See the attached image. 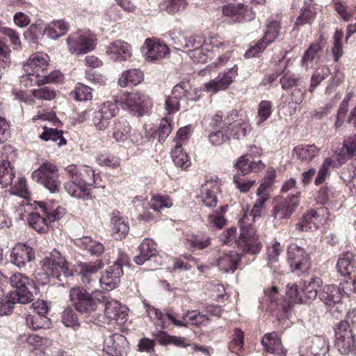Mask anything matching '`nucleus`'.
I'll use <instances>...</instances> for the list:
<instances>
[{
    "label": "nucleus",
    "mask_w": 356,
    "mask_h": 356,
    "mask_svg": "<svg viewBox=\"0 0 356 356\" xmlns=\"http://www.w3.org/2000/svg\"><path fill=\"white\" fill-rule=\"evenodd\" d=\"M92 89L83 83L76 84L74 90L71 92L70 95L76 101H88L92 97Z\"/></svg>",
    "instance_id": "53"
},
{
    "label": "nucleus",
    "mask_w": 356,
    "mask_h": 356,
    "mask_svg": "<svg viewBox=\"0 0 356 356\" xmlns=\"http://www.w3.org/2000/svg\"><path fill=\"white\" fill-rule=\"evenodd\" d=\"M226 129L234 139H241L245 137L247 134L252 130L249 122L243 119H237L232 122H229Z\"/></svg>",
    "instance_id": "36"
},
{
    "label": "nucleus",
    "mask_w": 356,
    "mask_h": 356,
    "mask_svg": "<svg viewBox=\"0 0 356 356\" xmlns=\"http://www.w3.org/2000/svg\"><path fill=\"white\" fill-rule=\"evenodd\" d=\"M28 222L31 227L39 233L48 230V219L41 211H34L29 214Z\"/></svg>",
    "instance_id": "45"
},
{
    "label": "nucleus",
    "mask_w": 356,
    "mask_h": 356,
    "mask_svg": "<svg viewBox=\"0 0 356 356\" xmlns=\"http://www.w3.org/2000/svg\"><path fill=\"white\" fill-rule=\"evenodd\" d=\"M42 267L41 272L35 275L38 282L45 285L50 282L51 279H56L58 284L63 285L61 278V273L64 277L72 276V271L69 268V264L65 257L57 250L54 249L47 256L44 257L40 261Z\"/></svg>",
    "instance_id": "1"
},
{
    "label": "nucleus",
    "mask_w": 356,
    "mask_h": 356,
    "mask_svg": "<svg viewBox=\"0 0 356 356\" xmlns=\"http://www.w3.org/2000/svg\"><path fill=\"white\" fill-rule=\"evenodd\" d=\"M186 0H163L159 3V8L169 14H175L185 9Z\"/></svg>",
    "instance_id": "52"
},
{
    "label": "nucleus",
    "mask_w": 356,
    "mask_h": 356,
    "mask_svg": "<svg viewBox=\"0 0 356 356\" xmlns=\"http://www.w3.org/2000/svg\"><path fill=\"white\" fill-rule=\"evenodd\" d=\"M127 255L122 254L112 266L107 268L99 279L103 290L111 291L117 286L123 274L122 266L127 263Z\"/></svg>",
    "instance_id": "11"
},
{
    "label": "nucleus",
    "mask_w": 356,
    "mask_h": 356,
    "mask_svg": "<svg viewBox=\"0 0 356 356\" xmlns=\"http://www.w3.org/2000/svg\"><path fill=\"white\" fill-rule=\"evenodd\" d=\"M39 138L44 141L52 140L57 143L58 147L65 145L66 140L63 137V131L57 129L43 127V131L40 134Z\"/></svg>",
    "instance_id": "49"
},
{
    "label": "nucleus",
    "mask_w": 356,
    "mask_h": 356,
    "mask_svg": "<svg viewBox=\"0 0 356 356\" xmlns=\"http://www.w3.org/2000/svg\"><path fill=\"white\" fill-rule=\"evenodd\" d=\"M143 80V73L139 69H130L122 73L118 80L121 87L136 86Z\"/></svg>",
    "instance_id": "42"
},
{
    "label": "nucleus",
    "mask_w": 356,
    "mask_h": 356,
    "mask_svg": "<svg viewBox=\"0 0 356 356\" xmlns=\"http://www.w3.org/2000/svg\"><path fill=\"white\" fill-rule=\"evenodd\" d=\"M112 230L117 239L125 238L129 232V227L125 219L120 215L118 211H113L111 213Z\"/></svg>",
    "instance_id": "38"
},
{
    "label": "nucleus",
    "mask_w": 356,
    "mask_h": 356,
    "mask_svg": "<svg viewBox=\"0 0 356 356\" xmlns=\"http://www.w3.org/2000/svg\"><path fill=\"white\" fill-rule=\"evenodd\" d=\"M70 51L77 55L85 54L95 47V40L86 34L74 33L67 39Z\"/></svg>",
    "instance_id": "14"
},
{
    "label": "nucleus",
    "mask_w": 356,
    "mask_h": 356,
    "mask_svg": "<svg viewBox=\"0 0 356 356\" xmlns=\"http://www.w3.org/2000/svg\"><path fill=\"white\" fill-rule=\"evenodd\" d=\"M26 323L33 330L49 328L51 325L50 319L44 315L28 314L26 316Z\"/></svg>",
    "instance_id": "50"
},
{
    "label": "nucleus",
    "mask_w": 356,
    "mask_h": 356,
    "mask_svg": "<svg viewBox=\"0 0 356 356\" xmlns=\"http://www.w3.org/2000/svg\"><path fill=\"white\" fill-rule=\"evenodd\" d=\"M248 215H244L239 220L241 227L239 246L243 252L254 255L261 248V244L256 234L254 227L248 222Z\"/></svg>",
    "instance_id": "5"
},
{
    "label": "nucleus",
    "mask_w": 356,
    "mask_h": 356,
    "mask_svg": "<svg viewBox=\"0 0 356 356\" xmlns=\"http://www.w3.org/2000/svg\"><path fill=\"white\" fill-rule=\"evenodd\" d=\"M147 51L145 55L147 59L157 60L163 58L169 54L168 46L160 42H156L150 38H147L145 42Z\"/></svg>",
    "instance_id": "31"
},
{
    "label": "nucleus",
    "mask_w": 356,
    "mask_h": 356,
    "mask_svg": "<svg viewBox=\"0 0 356 356\" xmlns=\"http://www.w3.org/2000/svg\"><path fill=\"white\" fill-rule=\"evenodd\" d=\"M230 339L231 340L228 343L229 350L232 353L239 355L244 345L243 332L241 329L236 328Z\"/></svg>",
    "instance_id": "51"
},
{
    "label": "nucleus",
    "mask_w": 356,
    "mask_h": 356,
    "mask_svg": "<svg viewBox=\"0 0 356 356\" xmlns=\"http://www.w3.org/2000/svg\"><path fill=\"white\" fill-rule=\"evenodd\" d=\"M286 294L291 303H306V299L299 291L296 284H288Z\"/></svg>",
    "instance_id": "60"
},
{
    "label": "nucleus",
    "mask_w": 356,
    "mask_h": 356,
    "mask_svg": "<svg viewBox=\"0 0 356 356\" xmlns=\"http://www.w3.org/2000/svg\"><path fill=\"white\" fill-rule=\"evenodd\" d=\"M101 293H89L81 286L72 287L69 292L70 300L74 309L81 314L95 312L101 299Z\"/></svg>",
    "instance_id": "3"
},
{
    "label": "nucleus",
    "mask_w": 356,
    "mask_h": 356,
    "mask_svg": "<svg viewBox=\"0 0 356 356\" xmlns=\"http://www.w3.org/2000/svg\"><path fill=\"white\" fill-rule=\"evenodd\" d=\"M171 156L175 165L181 169H186L191 161L186 152H184L181 144H175L171 151Z\"/></svg>",
    "instance_id": "48"
},
{
    "label": "nucleus",
    "mask_w": 356,
    "mask_h": 356,
    "mask_svg": "<svg viewBox=\"0 0 356 356\" xmlns=\"http://www.w3.org/2000/svg\"><path fill=\"white\" fill-rule=\"evenodd\" d=\"M322 284L323 280L318 277H312L309 280L304 282L302 292L305 299H306V303L307 300H314L317 297L318 294V289Z\"/></svg>",
    "instance_id": "44"
},
{
    "label": "nucleus",
    "mask_w": 356,
    "mask_h": 356,
    "mask_svg": "<svg viewBox=\"0 0 356 356\" xmlns=\"http://www.w3.org/2000/svg\"><path fill=\"white\" fill-rule=\"evenodd\" d=\"M70 180L65 184V190L72 197L79 199H90L91 196L87 186L79 179L69 177Z\"/></svg>",
    "instance_id": "32"
},
{
    "label": "nucleus",
    "mask_w": 356,
    "mask_h": 356,
    "mask_svg": "<svg viewBox=\"0 0 356 356\" xmlns=\"http://www.w3.org/2000/svg\"><path fill=\"white\" fill-rule=\"evenodd\" d=\"M172 201L168 195H154L149 202V207L154 211L159 212L163 208H170Z\"/></svg>",
    "instance_id": "54"
},
{
    "label": "nucleus",
    "mask_w": 356,
    "mask_h": 356,
    "mask_svg": "<svg viewBox=\"0 0 356 356\" xmlns=\"http://www.w3.org/2000/svg\"><path fill=\"white\" fill-rule=\"evenodd\" d=\"M334 10L346 22L351 20L353 17V13L348 10V4L342 0L332 1Z\"/></svg>",
    "instance_id": "57"
},
{
    "label": "nucleus",
    "mask_w": 356,
    "mask_h": 356,
    "mask_svg": "<svg viewBox=\"0 0 356 356\" xmlns=\"http://www.w3.org/2000/svg\"><path fill=\"white\" fill-rule=\"evenodd\" d=\"M220 192V186L216 181H207L201 187L202 201L208 207H215Z\"/></svg>",
    "instance_id": "23"
},
{
    "label": "nucleus",
    "mask_w": 356,
    "mask_h": 356,
    "mask_svg": "<svg viewBox=\"0 0 356 356\" xmlns=\"http://www.w3.org/2000/svg\"><path fill=\"white\" fill-rule=\"evenodd\" d=\"M273 112V104L270 101L263 100L259 104L258 116L259 120L258 123L263 122L268 120Z\"/></svg>",
    "instance_id": "63"
},
{
    "label": "nucleus",
    "mask_w": 356,
    "mask_h": 356,
    "mask_svg": "<svg viewBox=\"0 0 356 356\" xmlns=\"http://www.w3.org/2000/svg\"><path fill=\"white\" fill-rule=\"evenodd\" d=\"M103 266L102 260H97L95 263H80L76 267V272L81 282L86 285H90L94 280L95 273Z\"/></svg>",
    "instance_id": "25"
},
{
    "label": "nucleus",
    "mask_w": 356,
    "mask_h": 356,
    "mask_svg": "<svg viewBox=\"0 0 356 356\" xmlns=\"http://www.w3.org/2000/svg\"><path fill=\"white\" fill-rule=\"evenodd\" d=\"M131 129V128L126 120H119L114 124L112 131L113 137L117 142H124L129 138L133 141L134 139L130 136Z\"/></svg>",
    "instance_id": "43"
},
{
    "label": "nucleus",
    "mask_w": 356,
    "mask_h": 356,
    "mask_svg": "<svg viewBox=\"0 0 356 356\" xmlns=\"http://www.w3.org/2000/svg\"><path fill=\"white\" fill-rule=\"evenodd\" d=\"M26 74H23L20 76V84L25 87L29 88L37 84L41 86L45 83L44 78H41L40 76L35 74L33 72H25Z\"/></svg>",
    "instance_id": "58"
},
{
    "label": "nucleus",
    "mask_w": 356,
    "mask_h": 356,
    "mask_svg": "<svg viewBox=\"0 0 356 356\" xmlns=\"http://www.w3.org/2000/svg\"><path fill=\"white\" fill-rule=\"evenodd\" d=\"M139 254L134 257V260L138 265H143L145 261L156 257L158 254L156 244L151 239L145 238L138 247Z\"/></svg>",
    "instance_id": "24"
},
{
    "label": "nucleus",
    "mask_w": 356,
    "mask_h": 356,
    "mask_svg": "<svg viewBox=\"0 0 356 356\" xmlns=\"http://www.w3.org/2000/svg\"><path fill=\"white\" fill-rule=\"evenodd\" d=\"M316 15V8L315 5L305 2L296 20L295 27L302 26L307 24H312L315 19Z\"/></svg>",
    "instance_id": "41"
},
{
    "label": "nucleus",
    "mask_w": 356,
    "mask_h": 356,
    "mask_svg": "<svg viewBox=\"0 0 356 356\" xmlns=\"http://www.w3.org/2000/svg\"><path fill=\"white\" fill-rule=\"evenodd\" d=\"M109 299L105 294L101 295V299H98L99 303L104 304L105 316L109 321H114L119 324L125 323L127 320L128 308L118 301Z\"/></svg>",
    "instance_id": "13"
},
{
    "label": "nucleus",
    "mask_w": 356,
    "mask_h": 356,
    "mask_svg": "<svg viewBox=\"0 0 356 356\" xmlns=\"http://www.w3.org/2000/svg\"><path fill=\"white\" fill-rule=\"evenodd\" d=\"M239 261V255L237 253L222 254L217 259V266L221 271L234 273L237 268Z\"/></svg>",
    "instance_id": "37"
},
{
    "label": "nucleus",
    "mask_w": 356,
    "mask_h": 356,
    "mask_svg": "<svg viewBox=\"0 0 356 356\" xmlns=\"http://www.w3.org/2000/svg\"><path fill=\"white\" fill-rule=\"evenodd\" d=\"M106 54L110 59L123 62L128 60L132 56V47L128 42L116 40L110 42L106 47Z\"/></svg>",
    "instance_id": "18"
},
{
    "label": "nucleus",
    "mask_w": 356,
    "mask_h": 356,
    "mask_svg": "<svg viewBox=\"0 0 356 356\" xmlns=\"http://www.w3.org/2000/svg\"><path fill=\"white\" fill-rule=\"evenodd\" d=\"M75 244L80 249L96 257L100 256L104 252V245L99 241L93 240L90 236H83L77 238L75 241Z\"/></svg>",
    "instance_id": "33"
},
{
    "label": "nucleus",
    "mask_w": 356,
    "mask_h": 356,
    "mask_svg": "<svg viewBox=\"0 0 356 356\" xmlns=\"http://www.w3.org/2000/svg\"><path fill=\"white\" fill-rule=\"evenodd\" d=\"M187 318L192 325L195 326L207 325L211 321L207 314H203L198 310H188L183 314L181 321L186 323L185 327L187 326Z\"/></svg>",
    "instance_id": "47"
},
{
    "label": "nucleus",
    "mask_w": 356,
    "mask_h": 356,
    "mask_svg": "<svg viewBox=\"0 0 356 356\" xmlns=\"http://www.w3.org/2000/svg\"><path fill=\"white\" fill-rule=\"evenodd\" d=\"M9 282L15 289V291H10L9 293L16 298L19 304L25 305L33 300V294L31 291L33 282L26 275L21 273H15L10 277Z\"/></svg>",
    "instance_id": "6"
},
{
    "label": "nucleus",
    "mask_w": 356,
    "mask_h": 356,
    "mask_svg": "<svg viewBox=\"0 0 356 356\" xmlns=\"http://www.w3.org/2000/svg\"><path fill=\"white\" fill-rule=\"evenodd\" d=\"M35 257V250L26 243H17L10 253L12 263L19 268L25 267L28 263L33 261Z\"/></svg>",
    "instance_id": "17"
},
{
    "label": "nucleus",
    "mask_w": 356,
    "mask_h": 356,
    "mask_svg": "<svg viewBox=\"0 0 356 356\" xmlns=\"http://www.w3.org/2000/svg\"><path fill=\"white\" fill-rule=\"evenodd\" d=\"M40 211L47 218L49 222H54L60 219L65 213V209L58 207L55 209L47 207L45 205H40Z\"/></svg>",
    "instance_id": "62"
},
{
    "label": "nucleus",
    "mask_w": 356,
    "mask_h": 356,
    "mask_svg": "<svg viewBox=\"0 0 356 356\" xmlns=\"http://www.w3.org/2000/svg\"><path fill=\"white\" fill-rule=\"evenodd\" d=\"M287 262L293 274L300 276L310 268V257L304 248L296 245H289Z\"/></svg>",
    "instance_id": "8"
},
{
    "label": "nucleus",
    "mask_w": 356,
    "mask_h": 356,
    "mask_svg": "<svg viewBox=\"0 0 356 356\" xmlns=\"http://www.w3.org/2000/svg\"><path fill=\"white\" fill-rule=\"evenodd\" d=\"M147 316L154 323L157 329L161 330L168 328L172 323L177 327H185L186 323L177 320V316L170 312H164L151 305L146 301L143 302Z\"/></svg>",
    "instance_id": "9"
},
{
    "label": "nucleus",
    "mask_w": 356,
    "mask_h": 356,
    "mask_svg": "<svg viewBox=\"0 0 356 356\" xmlns=\"http://www.w3.org/2000/svg\"><path fill=\"white\" fill-rule=\"evenodd\" d=\"M329 350V343L324 337L315 336L312 339H307L305 344L300 348L302 356L325 355Z\"/></svg>",
    "instance_id": "19"
},
{
    "label": "nucleus",
    "mask_w": 356,
    "mask_h": 356,
    "mask_svg": "<svg viewBox=\"0 0 356 356\" xmlns=\"http://www.w3.org/2000/svg\"><path fill=\"white\" fill-rule=\"evenodd\" d=\"M332 164L333 161L331 159L327 158L325 159L318 171L314 181L315 185L319 186L325 182L326 178L330 176V169Z\"/></svg>",
    "instance_id": "59"
},
{
    "label": "nucleus",
    "mask_w": 356,
    "mask_h": 356,
    "mask_svg": "<svg viewBox=\"0 0 356 356\" xmlns=\"http://www.w3.org/2000/svg\"><path fill=\"white\" fill-rule=\"evenodd\" d=\"M339 273L343 276H350L356 270V261L352 253H346L341 256L337 264Z\"/></svg>",
    "instance_id": "40"
},
{
    "label": "nucleus",
    "mask_w": 356,
    "mask_h": 356,
    "mask_svg": "<svg viewBox=\"0 0 356 356\" xmlns=\"http://www.w3.org/2000/svg\"><path fill=\"white\" fill-rule=\"evenodd\" d=\"M10 186V193L13 195L24 197L27 193L26 180L24 177H18Z\"/></svg>",
    "instance_id": "64"
},
{
    "label": "nucleus",
    "mask_w": 356,
    "mask_h": 356,
    "mask_svg": "<svg viewBox=\"0 0 356 356\" xmlns=\"http://www.w3.org/2000/svg\"><path fill=\"white\" fill-rule=\"evenodd\" d=\"M65 171L68 177L79 179L86 186H92L95 184L96 175L95 171L88 165H69L65 168Z\"/></svg>",
    "instance_id": "21"
},
{
    "label": "nucleus",
    "mask_w": 356,
    "mask_h": 356,
    "mask_svg": "<svg viewBox=\"0 0 356 356\" xmlns=\"http://www.w3.org/2000/svg\"><path fill=\"white\" fill-rule=\"evenodd\" d=\"M62 322L66 326L76 329L80 324L76 312L72 307H67L62 313Z\"/></svg>",
    "instance_id": "56"
},
{
    "label": "nucleus",
    "mask_w": 356,
    "mask_h": 356,
    "mask_svg": "<svg viewBox=\"0 0 356 356\" xmlns=\"http://www.w3.org/2000/svg\"><path fill=\"white\" fill-rule=\"evenodd\" d=\"M186 244L193 251L202 250L211 245V238L204 232H197L188 236Z\"/></svg>",
    "instance_id": "35"
},
{
    "label": "nucleus",
    "mask_w": 356,
    "mask_h": 356,
    "mask_svg": "<svg viewBox=\"0 0 356 356\" xmlns=\"http://www.w3.org/2000/svg\"><path fill=\"white\" fill-rule=\"evenodd\" d=\"M34 181L45 187L50 193H58L60 190V181L57 166L49 161L43 163L32 173Z\"/></svg>",
    "instance_id": "4"
},
{
    "label": "nucleus",
    "mask_w": 356,
    "mask_h": 356,
    "mask_svg": "<svg viewBox=\"0 0 356 356\" xmlns=\"http://www.w3.org/2000/svg\"><path fill=\"white\" fill-rule=\"evenodd\" d=\"M152 105L151 99L148 95L142 92L135 91L125 97L123 108L133 115L139 117L147 113Z\"/></svg>",
    "instance_id": "10"
},
{
    "label": "nucleus",
    "mask_w": 356,
    "mask_h": 356,
    "mask_svg": "<svg viewBox=\"0 0 356 356\" xmlns=\"http://www.w3.org/2000/svg\"><path fill=\"white\" fill-rule=\"evenodd\" d=\"M119 108L116 102H106L102 104L97 110L84 111L79 114V120L85 121L90 119L98 130H105L110 120L118 113Z\"/></svg>",
    "instance_id": "2"
},
{
    "label": "nucleus",
    "mask_w": 356,
    "mask_h": 356,
    "mask_svg": "<svg viewBox=\"0 0 356 356\" xmlns=\"http://www.w3.org/2000/svg\"><path fill=\"white\" fill-rule=\"evenodd\" d=\"M222 13L225 16L229 17L234 22H240L245 19L248 11V6L243 3H228L222 7Z\"/></svg>",
    "instance_id": "39"
},
{
    "label": "nucleus",
    "mask_w": 356,
    "mask_h": 356,
    "mask_svg": "<svg viewBox=\"0 0 356 356\" xmlns=\"http://www.w3.org/2000/svg\"><path fill=\"white\" fill-rule=\"evenodd\" d=\"M47 59L48 56L46 54H32L24 65L23 69L24 72H31L44 78L47 76L49 66Z\"/></svg>",
    "instance_id": "22"
},
{
    "label": "nucleus",
    "mask_w": 356,
    "mask_h": 356,
    "mask_svg": "<svg viewBox=\"0 0 356 356\" xmlns=\"http://www.w3.org/2000/svg\"><path fill=\"white\" fill-rule=\"evenodd\" d=\"M300 192L289 195L278 202L273 208L272 216L274 219L289 218L299 205Z\"/></svg>",
    "instance_id": "16"
},
{
    "label": "nucleus",
    "mask_w": 356,
    "mask_h": 356,
    "mask_svg": "<svg viewBox=\"0 0 356 356\" xmlns=\"http://www.w3.org/2000/svg\"><path fill=\"white\" fill-rule=\"evenodd\" d=\"M15 179V175L10 162L3 159L0 163V186L2 188L12 186Z\"/></svg>",
    "instance_id": "46"
},
{
    "label": "nucleus",
    "mask_w": 356,
    "mask_h": 356,
    "mask_svg": "<svg viewBox=\"0 0 356 356\" xmlns=\"http://www.w3.org/2000/svg\"><path fill=\"white\" fill-rule=\"evenodd\" d=\"M129 349V342L122 334L115 333L104 340V350L112 356H126Z\"/></svg>",
    "instance_id": "15"
},
{
    "label": "nucleus",
    "mask_w": 356,
    "mask_h": 356,
    "mask_svg": "<svg viewBox=\"0 0 356 356\" xmlns=\"http://www.w3.org/2000/svg\"><path fill=\"white\" fill-rule=\"evenodd\" d=\"M335 346L343 355H356V339L348 322L340 321L334 327Z\"/></svg>",
    "instance_id": "7"
},
{
    "label": "nucleus",
    "mask_w": 356,
    "mask_h": 356,
    "mask_svg": "<svg viewBox=\"0 0 356 356\" xmlns=\"http://www.w3.org/2000/svg\"><path fill=\"white\" fill-rule=\"evenodd\" d=\"M69 24L63 19L53 21L45 25L44 35L51 39L56 40L65 35L69 30Z\"/></svg>",
    "instance_id": "34"
},
{
    "label": "nucleus",
    "mask_w": 356,
    "mask_h": 356,
    "mask_svg": "<svg viewBox=\"0 0 356 356\" xmlns=\"http://www.w3.org/2000/svg\"><path fill=\"white\" fill-rule=\"evenodd\" d=\"M261 345L266 352L282 356L286 354V350L283 348L281 339L275 332L266 334L261 339Z\"/></svg>",
    "instance_id": "27"
},
{
    "label": "nucleus",
    "mask_w": 356,
    "mask_h": 356,
    "mask_svg": "<svg viewBox=\"0 0 356 356\" xmlns=\"http://www.w3.org/2000/svg\"><path fill=\"white\" fill-rule=\"evenodd\" d=\"M280 22H270L266 27L264 37L254 46L250 47L245 53V58H252L263 52L266 47L273 43L279 36L280 32Z\"/></svg>",
    "instance_id": "12"
},
{
    "label": "nucleus",
    "mask_w": 356,
    "mask_h": 356,
    "mask_svg": "<svg viewBox=\"0 0 356 356\" xmlns=\"http://www.w3.org/2000/svg\"><path fill=\"white\" fill-rule=\"evenodd\" d=\"M322 224V217L314 209L309 210L302 218L300 222L296 224V229L301 232L316 229Z\"/></svg>",
    "instance_id": "28"
},
{
    "label": "nucleus",
    "mask_w": 356,
    "mask_h": 356,
    "mask_svg": "<svg viewBox=\"0 0 356 356\" xmlns=\"http://www.w3.org/2000/svg\"><path fill=\"white\" fill-rule=\"evenodd\" d=\"M318 296L323 303L329 307L334 306L339 303L342 299V293L334 284L325 285L319 292Z\"/></svg>",
    "instance_id": "30"
},
{
    "label": "nucleus",
    "mask_w": 356,
    "mask_h": 356,
    "mask_svg": "<svg viewBox=\"0 0 356 356\" xmlns=\"http://www.w3.org/2000/svg\"><path fill=\"white\" fill-rule=\"evenodd\" d=\"M238 75V67L234 65L217 77L206 83L205 87L208 91L218 92L227 89L234 82Z\"/></svg>",
    "instance_id": "20"
},
{
    "label": "nucleus",
    "mask_w": 356,
    "mask_h": 356,
    "mask_svg": "<svg viewBox=\"0 0 356 356\" xmlns=\"http://www.w3.org/2000/svg\"><path fill=\"white\" fill-rule=\"evenodd\" d=\"M17 303H19L18 300L8 293L3 299L0 300V316L11 314L13 312L14 306Z\"/></svg>",
    "instance_id": "61"
},
{
    "label": "nucleus",
    "mask_w": 356,
    "mask_h": 356,
    "mask_svg": "<svg viewBox=\"0 0 356 356\" xmlns=\"http://www.w3.org/2000/svg\"><path fill=\"white\" fill-rule=\"evenodd\" d=\"M265 167L264 163L259 160L257 161H250L248 158V155L242 156L238 159L237 163L235 164V168L240 177H244L250 172H257L261 170H263Z\"/></svg>",
    "instance_id": "29"
},
{
    "label": "nucleus",
    "mask_w": 356,
    "mask_h": 356,
    "mask_svg": "<svg viewBox=\"0 0 356 356\" xmlns=\"http://www.w3.org/2000/svg\"><path fill=\"white\" fill-rule=\"evenodd\" d=\"M330 74V70L327 66H323L316 70L311 78L309 90L313 92L316 87Z\"/></svg>",
    "instance_id": "55"
},
{
    "label": "nucleus",
    "mask_w": 356,
    "mask_h": 356,
    "mask_svg": "<svg viewBox=\"0 0 356 356\" xmlns=\"http://www.w3.org/2000/svg\"><path fill=\"white\" fill-rule=\"evenodd\" d=\"M321 150L314 144L296 146L292 152L293 156L302 162L309 163L319 156Z\"/></svg>",
    "instance_id": "26"
}]
</instances>
